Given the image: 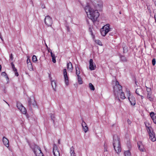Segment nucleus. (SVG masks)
<instances>
[{"label": "nucleus", "instance_id": "6", "mask_svg": "<svg viewBox=\"0 0 156 156\" xmlns=\"http://www.w3.org/2000/svg\"><path fill=\"white\" fill-rule=\"evenodd\" d=\"M127 96L128 97V99L131 105H135L136 104V100L135 98L132 95L130 94V91L127 90L126 91Z\"/></svg>", "mask_w": 156, "mask_h": 156}, {"label": "nucleus", "instance_id": "51", "mask_svg": "<svg viewBox=\"0 0 156 156\" xmlns=\"http://www.w3.org/2000/svg\"><path fill=\"white\" fill-rule=\"evenodd\" d=\"M42 8H45V7H44H44H42Z\"/></svg>", "mask_w": 156, "mask_h": 156}, {"label": "nucleus", "instance_id": "48", "mask_svg": "<svg viewBox=\"0 0 156 156\" xmlns=\"http://www.w3.org/2000/svg\"><path fill=\"white\" fill-rule=\"evenodd\" d=\"M1 69H2V66H1V65H0V71H1Z\"/></svg>", "mask_w": 156, "mask_h": 156}, {"label": "nucleus", "instance_id": "16", "mask_svg": "<svg viewBox=\"0 0 156 156\" xmlns=\"http://www.w3.org/2000/svg\"><path fill=\"white\" fill-rule=\"evenodd\" d=\"M98 2L96 5L97 9H100L102 7L103 3L100 0H98Z\"/></svg>", "mask_w": 156, "mask_h": 156}, {"label": "nucleus", "instance_id": "21", "mask_svg": "<svg viewBox=\"0 0 156 156\" xmlns=\"http://www.w3.org/2000/svg\"><path fill=\"white\" fill-rule=\"evenodd\" d=\"M73 66L72 63L69 62L67 64V69L69 70H71L72 71L73 69Z\"/></svg>", "mask_w": 156, "mask_h": 156}, {"label": "nucleus", "instance_id": "4", "mask_svg": "<svg viewBox=\"0 0 156 156\" xmlns=\"http://www.w3.org/2000/svg\"><path fill=\"white\" fill-rule=\"evenodd\" d=\"M145 124L148 133L149 135L150 139L153 142L156 141V138L155 136V134L153 132L152 128L151 126H148L146 124Z\"/></svg>", "mask_w": 156, "mask_h": 156}, {"label": "nucleus", "instance_id": "12", "mask_svg": "<svg viewBox=\"0 0 156 156\" xmlns=\"http://www.w3.org/2000/svg\"><path fill=\"white\" fill-rule=\"evenodd\" d=\"M96 67V65L93 63V59H90L89 61V69L91 70H94Z\"/></svg>", "mask_w": 156, "mask_h": 156}, {"label": "nucleus", "instance_id": "40", "mask_svg": "<svg viewBox=\"0 0 156 156\" xmlns=\"http://www.w3.org/2000/svg\"><path fill=\"white\" fill-rule=\"evenodd\" d=\"M36 156H44L42 152L39 153L38 154H37Z\"/></svg>", "mask_w": 156, "mask_h": 156}, {"label": "nucleus", "instance_id": "15", "mask_svg": "<svg viewBox=\"0 0 156 156\" xmlns=\"http://www.w3.org/2000/svg\"><path fill=\"white\" fill-rule=\"evenodd\" d=\"M11 65L12 66V69L13 71L15 73V75L16 76H19L18 73L17 72V69L15 67V65L12 62L11 63Z\"/></svg>", "mask_w": 156, "mask_h": 156}, {"label": "nucleus", "instance_id": "5", "mask_svg": "<svg viewBox=\"0 0 156 156\" xmlns=\"http://www.w3.org/2000/svg\"><path fill=\"white\" fill-rule=\"evenodd\" d=\"M111 28L110 27V25L107 24L103 26L101 29V35L105 36L106 34L111 30Z\"/></svg>", "mask_w": 156, "mask_h": 156}, {"label": "nucleus", "instance_id": "26", "mask_svg": "<svg viewBox=\"0 0 156 156\" xmlns=\"http://www.w3.org/2000/svg\"><path fill=\"white\" fill-rule=\"evenodd\" d=\"M124 154L125 156H131L130 152L129 150L125 151Z\"/></svg>", "mask_w": 156, "mask_h": 156}, {"label": "nucleus", "instance_id": "34", "mask_svg": "<svg viewBox=\"0 0 156 156\" xmlns=\"http://www.w3.org/2000/svg\"><path fill=\"white\" fill-rule=\"evenodd\" d=\"M97 44L100 45H102V43L101 41L99 40H98L96 41Z\"/></svg>", "mask_w": 156, "mask_h": 156}, {"label": "nucleus", "instance_id": "23", "mask_svg": "<svg viewBox=\"0 0 156 156\" xmlns=\"http://www.w3.org/2000/svg\"><path fill=\"white\" fill-rule=\"evenodd\" d=\"M51 86H52V87H53V89L56 90H55V88L56 86V83L55 81H52L51 82Z\"/></svg>", "mask_w": 156, "mask_h": 156}, {"label": "nucleus", "instance_id": "9", "mask_svg": "<svg viewBox=\"0 0 156 156\" xmlns=\"http://www.w3.org/2000/svg\"><path fill=\"white\" fill-rule=\"evenodd\" d=\"M16 106L17 108L23 114H25L26 113V110L21 103L20 102H17Z\"/></svg>", "mask_w": 156, "mask_h": 156}, {"label": "nucleus", "instance_id": "22", "mask_svg": "<svg viewBox=\"0 0 156 156\" xmlns=\"http://www.w3.org/2000/svg\"><path fill=\"white\" fill-rule=\"evenodd\" d=\"M142 90L140 88H137L136 90V93L138 95H140V94L142 93Z\"/></svg>", "mask_w": 156, "mask_h": 156}, {"label": "nucleus", "instance_id": "31", "mask_svg": "<svg viewBox=\"0 0 156 156\" xmlns=\"http://www.w3.org/2000/svg\"><path fill=\"white\" fill-rule=\"evenodd\" d=\"M146 91L147 92V93H152L151 89L150 88H149L146 87Z\"/></svg>", "mask_w": 156, "mask_h": 156}, {"label": "nucleus", "instance_id": "14", "mask_svg": "<svg viewBox=\"0 0 156 156\" xmlns=\"http://www.w3.org/2000/svg\"><path fill=\"white\" fill-rule=\"evenodd\" d=\"M150 115L154 123L156 124V115H155L154 113L151 112L150 113Z\"/></svg>", "mask_w": 156, "mask_h": 156}, {"label": "nucleus", "instance_id": "1", "mask_svg": "<svg viewBox=\"0 0 156 156\" xmlns=\"http://www.w3.org/2000/svg\"><path fill=\"white\" fill-rule=\"evenodd\" d=\"M113 90L115 98L117 99L119 102L121 101L119 97V95H120V98L121 99H124L126 98L125 94L122 91V87L119 84L118 81L116 82L115 84Z\"/></svg>", "mask_w": 156, "mask_h": 156}, {"label": "nucleus", "instance_id": "8", "mask_svg": "<svg viewBox=\"0 0 156 156\" xmlns=\"http://www.w3.org/2000/svg\"><path fill=\"white\" fill-rule=\"evenodd\" d=\"M28 103V106L30 110H32L33 107L35 108L36 106V103L34 98L30 99Z\"/></svg>", "mask_w": 156, "mask_h": 156}, {"label": "nucleus", "instance_id": "44", "mask_svg": "<svg viewBox=\"0 0 156 156\" xmlns=\"http://www.w3.org/2000/svg\"><path fill=\"white\" fill-rule=\"evenodd\" d=\"M0 38L2 40V41H3V39H2V35H1L0 33Z\"/></svg>", "mask_w": 156, "mask_h": 156}, {"label": "nucleus", "instance_id": "7", "mask_svg": "<svg viewBox=\"0 0 156 156\" xmlns=\"http://www.w3.org/2000/svg\"><path fill=\"white\" fill-rule=\"evenodd\" d=\"M44 23L48 27L51 26L53 23L52 18L49 16H47L44 19Z\"/></svg>", "mask_w": 156, "mask_h": 156}, {"label": "nucleus", "instance_id": "2", "mask_svg": "<svg viewBox=\"0 0 156 156\" xmlns=\"http://www.w3.org/2000/svg\"><path fill=\"white\" fill-rule=\"evenodd\" d=\"M84 9L87 13L88 12H89V14L88 17L93 22L96 21L97 20L99 16V13L97 10L93 9L89 5L85 6Z\"/></svg>", "mask_w": 156, "mask_h": 156}, {"label": "nucleus", "instance_id": "43", "mask_svg": "<svg viewBox=\"0 0 156 156\" xmlns=\"http://www.w3.org/2000/svg\"><path fill=\"white\" fill-rule=\"evenodd\" d=\"M127 122L128 123V124H130L132 122H131V121L130 120H129V119H128L127 120Z\"/></svg>", "mask_w": 156, "mask_h": 156}, {"label": "nucleus", "instance_id": "38", "mask_svg": "<svg viewBox=\"0 0 156 156\" xmlns=\"http://www.w3.org/2000/svg\"><path fill=\"white\" fill-rule=\"evenodd\" d=\"M50 54L52 58L53 57H55V55L52 52L51 50V51H50Z\"/></svg>", "mask_w": 156, "mask_h": 156}, {"label": "nucleus", "instance_id": "17", "mask_svg": "<svg viewBox=\"0 0 156 156\" xmlns=\"http://www.w3.org/2000/svg\"><path fill=\"white\" fill-rule=\"evenodd\" d=\"M2 141L4 145L7 147H8L9 146V140H8L4 136L3 137Z\"/></svg>", "mask_w": 156, "mask_h": 156}, {"label": "nucleus", "instance_id": "49", "mask_svg": "<svg viewBox=\"0 0 156 156\" xmlns=\"http://www.w3.org/2000/svg\"><path fill=\"white\" fill-rule=\"evenodd\" d=\"M58 144H60V140H58Z\"/></svg>", "mask_w": 156, "mask_h": 156}, {"label": "nucleus", "instance_id": "36", "mask_svg": "<svg viewBox=\"0 0 156 156\" xmlns=\"http://www.w3.org/2000/svg\"><path fill=\"white\" fill-rule=\"evenodd\" d=\"M87 125L86 124V123L83 120L82 122V127H84V126H86Z\"/></svg>", "mask_w": 156, "mask_h": 156}, {"label": "nucleus", "instance_id": "19", "mask_svg": "<svg viewBox=\"0 0 156 156\" xmlns=\"http://www.w3.org/2000/svg\"><path fill=\"white\" fill-rule=\"evenodd\" d=\"M147 98L149 100V101L151 102L153 101L154 98L152 97V93L151 94L147 93Z\"/></svg>", "mask_w": 156, "mask_h": 156}, {"label": "nucleus", "instance_id": "45", "mask_svg": "<svg viewBox=\"0 0 156 156\" xmlns=\"http://www.w3.org/2000/svg\"><path fill=\"white\" fill-rule=\"evenodd\" d=\"M90 32L91 34L93 36V32H92V30H90Z\"/></svg>", "mask_w": 156, "mask_h": 156}, {"label": "nucleus", "instance_id": "3", "mask_svg": "<svg viewBox=\"0 0 156 156\" xmlns=\"http://www.w3.org/2000/svg\"><path fill=\"white\" fill-rule=\"evenodd\" d=\"M113 144L116 152L118 154L120 152L121 148L120 145V139L118 136L116 135L114 136Z\"/></svg>", "mask_w": 156, "mask_h": 156}, {"label": "nucleus", "instance_id": "37", "mask_svg": "<svg viewBox=\"0 0 156 156\" xmlns=\"http://www.w3.org/2000/svg\"><path fill=\"white\" fill-rule=\"evenodd\" d=\"M52 58V61L54 63H55L56 62V60H55V57H53Z\"/></svg>", "mask_w": 156, "mask_h": 156}, {"label": "nucleus", "instance_id": "10", "mask_svg": "<svg viewBox=\"0 0 156 156\" xmlns=\"http://www.w3.org/2000/svg\"><path fill=\"white\" fill-rule=\"evenodd\" d=\"M53 151L54 156H60L59 150L56 144L54 145Z\"/></svg>", "mask_w": 156, "mask_h": 156}, {"label": "nucleus", "instance_id": "32", "mask_svg": "<svg viewBox=\"0 0 156 156\" xmlns=\"http://www.w3.org/2000/svg\"><path fill=\"white\" fill-rule=\"evenodd\" d=\"M85 133H86L88 130V127L87 126V125L86 126H84L83 127H82Z\"/></svg>", "mask_w": 156, "mask_h": 156}, {"label": "nucleus", "instance_id": "11", "mask_svg": "<svg viewBox=\"0 0 156 156\" xmlns=\"http://www.w3.org/2000/svg\"><path fill=\"white\" fill-rule=\"evenodd\" d=\"M33 149L36 155H37V154H38L39 153L42 152L40 148L36 145H34Z\"/></svg>", "mask_w": 156, "mask_h": 156}, {"label": "nucleus", "instance_id": "50", "mask_svg": "<svg viewBox=\"0 0 156 156\" xmlns=\"http://www.w3.org/2000/svg\"><path fill=\"white\" fill-rule=\"evenodd\" d=\"M5 102H6V103L7 104H8L9 105V104H8V103H7V102H6V101H5Z\"/></svg>", "mask_w": 156, "mask_h": 156}, {"label": "nucleus", "instance_id": "47", "mask_svg": "<svg viewBox=\"0 0 156 156\" xmlns=\"http://www.w3.org/2000/svg\"><path fill=\"white\" fill-rule=\"evenodd\" d=\"M51 50L50 48H49V49L48 50V51L49 52H50V51H51Z\"/></svg>", "mask_w": 156, "mask_h": 156}, {"label": "nucleus", "instance_id": "42", "mask_svg": "<svg viewBox=\"0 0 156 156\" xmlns=\"http://www.w3.org/2000/svg\"><path fill=\"white\" fill-rule=\"evenodd\" d=\"M107 147L105 145H104V151H107Z\"/></svg>", "mask_w": 156, "mask_h": 156}, {"label": "nucleus", "instance_id": "41", "mask_svg": "<svg viewBox=\"0 0 156 156\" xmlns=\"http://www.w3.org/2000/svg\"><path fill=\"white\" fill-rule=\"evenodd\" d=\"M27 64H28L30 63H31V62H30V61L29 59V58H27Z\"/></svg>", "mask_w": 156, "mask_h": 156}, {"label": "nucleus", "instance_id": "24", "mask_svg": "<svg viewBox=\"0 0 156 156\" xmlns=\"http://www.w3.org/2000/svg\"><path fill=\"white\" fill-rule=\"evenodd\" d=\"M76 74L77 76H80V69L78 66L76 67Z\"/></svg>", "mask_w": 156, "mask_h": 156}, {"label": "nucleus", "instance_id": "29", "mask_svg": "<svg viewBox=\"0 0 156 156\" xmlns=\"http://www.w3.org/2000/svg\"><path fill=\"white\" fill-rule=\"evenodd\" d=\"M77 76L78 77V80L79 84H82L83 83V81L81 78L80 76Z\"/></svg>", "mask_w": 156, "mask_h": 156}, {"label": "nucleus", "instance_id": "25", "mask_svg": "<svg viewBox=\"0 0 156 156\" xmlns=\"http://www.w3.org/2000/svg\"><path fill=\"white\" fill-rule=\"evenodd\" d=\"M27 66L28 68V69L30 71H32L33 70V66L32 65L31 63H30L28 64H27Z\"/></svg>", "mask_w": 156, "mask_h": 156}, {"label": "nucleus", "instance_id": "20", "mask_svg": "<svg viewBox=\"0 0 156 156\" xmlns=\"http://www.w3.org/2000/svg\"><path fill=\"white\" fill-rule=\"evenodd\" d=\"M70 153L71 156H76L74 152V148L73 146L72 147L70 148Z\"/></svg>", "mask_w": 156, "mask_h": 156}, {"label": "nucleus", "instance_id": "46", "mask_svg": "<svg viewBox=\"0 0 156 156\" xmlns=\"http://www.w3.org/2000/svg\"><path fill=\"white\" fill-rule=\"evenodd\" d=\"M140 96H141V99H143L144 98V97L142 95H140Z\"/></svg>", "mask_w": 156, "mask_h": 156}, {"label": "nucleus", "instance_id": "30", "mask_svg": "<svg viewBox=\"0 0 156 156\" xmlns=\"http://www.w3.org/2000/svg\"><path fill=\"white\" fill-rule=\"evenodd\" d=\"M32 61L34 62H36L37 60L36 56L35 55H33L32 58Z\"/></svg>", "mask_w": 156, "mask_h": 156}, {"label": "nucleus", "instance_id": "35", "mask_svg": "<svg viewBox=\"0 0 156 156\" xmlns=\"http://www.w3.org/2000/svg\"><path fill=\"white\" fill-rule=\"evenodd\" d=\"M152 64L153 66H154L156 64V59L155 58H153L152 61Z\"/></svg>", "mask_w": 156, "mask_h": 156}, {"label": "nucleus", "instance_id": "39", "mask_svg": "<svg viewBox=\"0 0 156 156\" xmlns=\"http://www.w3.org/2000/svg\"><path fill=\"white\" fill-rule=\"evenodd\" d=\"M10 59H11L12 61L13 60V55L12 53H11L10 55Z\"/></svg>", "mask_w": 156, "mask_h": 156}, {"label": "nucleus", "instance_id": "33", "mask_svg": "<svg viewBox=\"0 0 156 156\" xmlns=\"http://www.w3.org/2000/svg\"><path fill=\"white\" fill-rule=\"evenodd\" d=\"M1 75H2V76H4L6 78H7L8 79V76H7L6 73H5V72H2L1 73Z\"/></svg>", "mask_w": 156, "mask_h": 156}, {"label": "nucleus", "instance_id": "27", "mask_svg": "<svg viewBox=\"0 0 156 156\" xmlns=\"http://www.w3.org/2000/svg\"><path fill=\"white\" fill-rule=\"evenodd\" d=\"M121 60L123 62H126L127 61L126 58L124 56H121L120 57Z\"/></svg>", "mask_w": 156, "mask_h": 156}, {"label": "nucleus", "instance_id": "28", "mask_svg": "<svg viewBox=\"0 0 156 156\" xmlns=\"http://www.w3.org/2000/svg\"><path fill=\"white\" fill-rule=\"evenodd\" d=\"M89 87L91 90H95L94 86L91 83H89Z\"/></svg>", "mask_w": 156, "mask_h": 156}, {"label": "nucleus", "instance_id": "13", "mask_svg": "<svg viewBox=\"0 0 156 156\" xmlns=\"http://www.w3.org/2000/svg\"><path fill=\"white\" fill-rule=\"evenodd\" d=\"M63 74L65 83L67 85H68L69 84V80L66 69H63Z\"/></svg>", "mask_w": 156, "mask_h": 156}, {"label": "nucleus", "instance_id": "18", "mask_svg": "<svg viewBox=\"0 0 156 156\" xmlns=\"http://www.w3.org/2000/svg\"><path fill=\"white\" fill-rule=\"evenodd\" d=\"M138 147L140 151L141 152H144V148L143 145L141 144V143L139 144V143H137Z\"/></svg>", "mask_w": 156, "mask_h": 156}]
</instances>
